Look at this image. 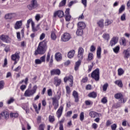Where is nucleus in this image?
<instances>
[{"label":"nucleus","mask_w":130,"mask_h":130,"mask_svg":"<svg viewBox=\"0 0 130 130\" xmlns=\"http://www.w3.org/2000/svg\"><path fill=\"white\" fill-rule=\"evenodd\" d=\"M45 47H46V43L45 42H40L37 49L35 51V55H37V54H44L45 52Z\"/></svg>","instance_id":"1"},{"label":"nucleus","mask_w":130,"mask_h":130,"mask_svg":"<svg viewBox=\"0 0 130 130\" xmlns=\"http://www.w3.org/2000/svg\"><path fill=\"white\" fill-rule=\"evenodd\" d=\"M37 85H35L33 86L32 89H27L24 93V96L26 97H31V96H33L36 93V91H37Z\"/></svg>","instance_id":"2"},{"label":"nucleus","mask_w":130,"mask_h":130,"mask_svg":"<svg viewBox=\"0 0 130 130\" xmlns=\"http://www.w3.org/2000/svg\"><path fill=\"white\" fill-rule=\"evenodd\" d=\"M91 78L94 79L95 81H99V79H100L99 69H96L93 72H92Z\"/></svg>","instance_id":"3"},{"label":"nucleus","mask_w":130,"mask_h":130,"mask_svg":"<svg viewBox=\"0 0 130 130\" xmlns=\"http://www.w3.org/2000/svg\"><path fill=\"white\" fill-rule=\"evenodd\" d=\"M0 40L5 42V43H11L12 42V39L8 35H2L0 36Z\"/></svg>","instance_id":"4"},{"label":"nucleus","mask_w":130,"mask_h":130,"mask_svg":"<svg viewBox=\"0 0 130 130\" xmlns=\"http://www.w3.org/2000/svg\"><path fill=\"white\" fill-rule=\"evenodd\" d=\"M37 6V1L36 0H32L31 2V4L27 6V8L28 10H30L31 11L32 10H34V9H36V7Z\"/></svg>","instance_id":"5"},{"label":"nucleus","mask_w":130,"mask_h":130,"mask_svg":"<svg viewBox=\"0 0 130 130\" xmlns=\"http://www.w3.org/2000/svg\"><path fill=\"white\" fill-rule=\"evenodd\" d=\"M68 81L70 82L69 84L70 87H73V84H74V77H73V76L70 75L68 77L64 78V83H67Z\"/></svg>","instance_id":"6"},{"label":"nucleus","mask_w":130,"mask_h":130,"mask_svg":"<svg viewBox=\"0 0 130 130\" xmlns=\"http://www.w3.org/2000/svg\"><path fill=\"white\" fill-rule=\"evenodd\" d=\"M70 39H71V35L68 32L64 33L61 36V41L63 42H67V41H69Z\"/></svg>","instance_id":"7"},{"label":"nucleus","mask_w":130,"mask_h":130,"mask_svg":"<svg viewBox=\"0 0 130 130\" xmlns=\"http://www.w3.org/2000/svg\"><path fill=\"white\" fill-rule=\"evenodd\" d=\"M64 17H65V20L67 22H69L71 21V18H72V16L70 14V9L68 8L66 9L65 11V15H64Z\"/></svg>","instance_id":"8"},{"label":"nucleus","mask_w":130,"mask_h":130,"mask_svg":"<svg viewBox=\"0 0 130 130\" xmlns=\"http://www.w3.org/2000/svg\"><path fill=\"white\" fill-rule=\"evenodd\" d=\"M63 16H64V13L61 10L55 11L53 14L54 18H56V16H58L59 18H62Z\"/></svg>","instance_id":"9"},{"label":"nucleus","mask_w":130,"mask_h":130,"mask_svg":"<svg viewBox=\"0 0 130 130\" xmlns=\"http://www.w3.org/2000/svg\"><path fill=\"white\" fill-rule=\"evenodd\" d=\"M118 41V38L114 37H113L110 41V46L111 47L114 46Z\"/></svg>","instance_id":"10"},{"label":"nucleus","mask_w":130,"mask_h":130,"mask_svg":"<svg viewBox=\"0 0 130 130\" xmlns=\"http://www.w3.org/2000/svg\"><path fill=\"white\" fill-rule=\"evenodd\" d=\"M62 111H63V106H60L56 113L57 117L60 118V117L62 115Z\"/></svg>","instance_id":"11"},{"label":"nucleus","mask_w":130,"mask_h":130,"mask_svg":"<svg viewBox=\"0 0 130 130\" xmlns=\"http://www.w3.org/2000/svg\"><path fill=\"white\" fill-rule=\"evenodd\" d=\"M84 54V49L83 48L80 47L78 49V57L79 59H83V55Z\"/></svg>","instance_id":"12"},{"label":"nucleus","mask_w":130,"mask_h":130,"mask_svg":"<svg viewBox=\"0 0 130 130\" xmlns=\"http://www.w3.org/2000/svg\"><path fill=\"white\" fill-rule=\"evenodd\" d=\"M22 22L23 21L22 20L16 21L14 26V28L16 30H18V29L22 28Z\"/></svg>","instance_id":"13"},{"label":"nucleus","mask_w":130,"mask_h":130,"mask_svg":"<svg viewBox=\"0 0 130 130\" xmlns=\"http://www.w3.org/2000/svg\"><path fill=\"white\" fill-rule=\"evenodd\" d=\"M60 83H61V80L60 79L58 78L57 77H55L54 78V85L57 87L60 85Z\"/></svg>","instance_id":"14"},{"label":"nucleus","mask_w":130,"mask_h":130,"mask_svg":"<svg viewBox=\"0 0 130 130\" xmlns=\"http://www.w3.org/2000/svg\"><path fill=\"white\" fill-rule=\"evenodd\" d=\"M51 76H54V75H57L59 76L60 75V70L59 69H53L50 71Z\"/></svg>","instance_id":"15"},{"label":"nucleus","mask_w":130,"mask_h":130,"mask_svg":"<svg viewBox=\"0 0 130 130\" xmlns=\"http://www.w3.org/2000/svg\"><path fill=\"white\" fill-rule=\"evenodd\" d=\"M19 54H20V53L16 52L15 54L12 55L11 58L12 60H17V59L19 60L20 59V55Z\"/></svg>","instance_id":"16"},{"label":"nucleus","mask_w":130,"mask_h":130,"mask_svg":"<svg viewBox=\"0 0 130 130\" xmlns=\"http://www.w3.org/2000/svg\"><path fill=\"white\" fill-rule=\"evenodd\" d=\"M31 29L32 32H37L38 30H39V26L37 25L35 27V23H34V22H31Z\"/></svg>","instance_id":"17"},{"label":"nucleus","mask_w":130,"mask_h":130,"mask_svg":"<svg viewBox=\"0 0 130 130\" xmlns=\"http://www.w3.org/2000/svg\"><path fill=\"white\" fill-rule=\"evenodd\" d=\"M73 95L75 99V102H79V94L76 91H74L73 92Z\"/></svg>","instance_id":"18"},{"label":"nucleus","mask_w":130,"mask_h":130,"mask_svg":"<svg viewBox=\"0 0 130 130\" xmlns=\"http://www.w3.org/2000/svg\"><path fill=\"white\" fill-rule=\"evenodd\" d=\"M55 58L57 61H59V60H61V59H62L61 54L60 53H56L55 55Z\"/></svg>","instance_id":"19"},{"label":"nucleus","mask_w":130,"mask_h":130,"mask_svg":"<svg viewBox=\"0 0 130 130\" xmlns=\"http://www.w3.org/2000/svg\"><path fill=\"white\" fill-rule=\"evenodd\" d=\"M96 57L99 59H101V47H98L96 50Z\"/></svg>","instance_id":"20"},{"label":"nucleus","mask_w":130,"mask_h":130,"mask_svg":"<svg viewBox=\"0 0 130 130\" xmlns=\"http://www.w3.org/2000/svg\"><path fill=\"white\" fill-rule=\"evenodd\" d=\"M75 50H71L68 52V57H69V58H73V57L75 56Z\"/></svg>","instance_id":"21"},{"label":"nucleus","mask_w":130,"mask_h":130,"mask_svg":"<svg viewBox=\"0 0 130 130\" xmlns=\"http://www.w3.org/2000/svg\"><path fill=\"white\" fill-rule=\"evenodd\" d=\"M55 33H56L55 29L51 31V38L52 40H55V39H56V35Z\"/></svg>","instance_id":"22"},{"label":"nucleus","mask_w":130,"mask_h":130,"mask_svg":"<svg viewBox=\"0 0 130 130\" xmlns=\"http://www.w3.org/2000/svg\"><path fill=\"white\" fill-rule=\"evenodd\" d=\"M102 37L103 39L106 41H109V39H110V35L107 33L104 34L102 36Z\"/></svg>","instance_id":"23"},{"label":"nucleus","mask_w":130,"mask_h":130,"mask_svg":"<svg viewBox=\"0 0 130 130\" xmlns=\"http://www.w3.org/2000/svg\"><path fill=\"white\" fill-rule=\"evenodd\" d=\"M86 24L83 22H79L78 23V28L79 29H85Z\"/></svg>","instance_id":"24"},{"label":"nucleus","mask_w":130,"mask_h":130,"mask_svg":"<svg viewBox=\"0 0 130 130\" xmlns=\"http://www.w3.org/2000/svg\"><path fill=\"white\" fill-rule=\"evenodd\" d=\"M123 53L124 58H128L130 56V51L128 49L124 50Z\"/></svg>","instance_id":"25"},{"label":"nucleus","mask_w":130,"mask_h":130,"mask_svg":"<svg viewBox=\"0 0 130 130\" xmlns=\"http://www.w3.org/2000/svg\"><path fill=\"white\" fill-rule=\"evenodd\" d=\"M99 27H100L101 28H103L104 27V20L102 19L99 20L97 23Z\"/></svg>","instance_id":"26"},{"label":"nucleus","mask_w":130,"mask_h":130,"mask_svg":"<svg viewBox=\"0 0 130 130\" xmlns=\"http://www.w3.org/2000/svg\"><path fill=\"white\" fill-rule=\"evenodd\" d=\"M122 94L121 93H117L114 95V98L115 99H121L122 100Z\"/></svg>","instance_id":"27"},{"label":"nucleus","mask_w":130,"mask_h":130,"mask_svg":"<svg viewBox=\"0 0 130 130\" xmlns=\"http://www.w3.org/2000/svg\"><path fill=\"white\" fill-rule=\"evenodd\" d=\"M64 122V118L61 119V120L59 121V130H63V125H62V123Z\"/></svg>","instance_id":"28"},{"label":"nucleus","mask_w":130,"mask_h":130,"mask_svg":"<svg viewBox=\"0 0 130 130\" xmlns=\"http://www.w3.org/2000/svg\"><path fill=\"white\" fill-rule=\"evenodd\" d=\"M115 85H117L120 88H122L123 84H122V81L120 80H116L115 81Z\"/></svg>","instance_id":"29"},{"label":"nucleus","mask_w":130,"mask_h":130,"mask_svg":"<svg viewBox=\"0 0 130 130\" xmlns=\"http://www.w3.org/2000/svg\"><path fill=\"white\" fill-rule=\"evenodd\" d=\"M83 33V29L79 28H77V30L76 31V34L77 35H78V36H82Z\"/></svg>","instance_id":"30"},{"label":"nucleus","mask_w":130,"mask_h":130,"mask_svg":"<svg viewBox=\"0 0 130 130\" xmlns=\"http://www.w3.org/2000/svg\"><path fill=\"white\" fill-rule=\"evenodd\" d=\"M89 115L91 117L95 118V117H97V115H98V113L94 111H91L89 113Z\"/></svg>","instance_id":"31"},{"label":"nucleus","mask_w":130,"mask_h":130,"mask_svg":"<svg viewBox=\"0 0 130 130\" xmlns=\"http://www.w3.org/2000/svg\"><path fill=\"white\" fill-rule=\"evenodd\" d=\"M88 97H90V98H96V97H97V93L95 92H92L88 94Z\"/></svg>","instance_id":"32"},{"label":"nucleus","mask_w":130,"mask_h":130,"mask_svg":"<svg viewBox=\"0 0 130 130\" xmlns=\"http://www.w3.org/2000/svg\"><path fill=\"white\" fill-rule=\"evenodd\" d=\"M81 64V60H79L77 62H76L75 67V70L78 71L79 69V67H80Z\"/></svg>","instance_id":"33"},{"label":"nucleus","mask_w":130,"mask_h":130,"mask_svg":"<svg viewBox=\"0 0 130 130\" xmlns=\"http://www.w3.org/2000/svg\"><path fill=\"white\" fill-rule=\"evenodd\" d=\"M124 74V70L122 68H119L118 69V76H122Z\"/></svg>","instance_id":"34"},{"label":"nucleus","mask_w":130,"mask_h":130,"mask_svg":"<svg viewBox=\"0 0 130 130\" xmlns=\"http://www.w3.org/2000/svg\"><path fill=\"white\" fill-rule=\"evenodd\" d=\"M119 49H120V48L119 47V46H117L115 48L113 49V50L116 54H117L118 52H119Z\"/></svg>","instance_id":"35"},{"label":"nucleus","mask_w":130,"mask_h":130,"mask_svg":"<svg viewBox=\"0 0 130 130\" xmlns=\"http://www.w3.org/2000/svg\"><path fill=\"white\" fill-rule=\"evenodd\" d=\"M19 116V114L18 113H11L10 117L12 118H17Z\"/></svg>","instance_id":"36"},{"label":"nucleus","mask_w":130,"mask_h":130,"mask_svg":"<svg viewBox=\"0 0 130 130\" xmlns=\"http://www.w3.org/2000/svg\"><path fill=\"white\" fill-rule=\"evenodd\" d=\"M112 23H113V21L106 19L105 22V26H109V25H111Z\"/></svg>","instance_id":"37"},{"label":"nucleus","mask_w":130,"mask_h":130,"mask_svg":"<svg viewBox=\"0 0 130 130\" xmlns=\"http://www.w3.org/2000/svg\"><path fill=\"white\" fill-rule=\"evenodd\" d=\"M2 114H3V117H5L6 119H8V118H9V112L7 111H4L2 112Z\"/></svg>","instance_id":"38"},{"label":"nucleus","mask_w":130,"mask_h":130,"mask_svg":"<svg viewBox=\"0 0 130 130\" xmlns=\"http://www.w3.org/2000/svg\"><path fill=\"white\" fill-rule=\"evenodd\" d=\"M15 101V99L14 98L11 97L10 98L9 100H8L7 102V104L10 105L12 104V103H13V102Z\"/></svg>","instance_id":"39"},{"label":"nucleus","mask_w":130,"mask_h":130,"mask_svg":"<svg viewBox=\"0 0 130 130\" xmlns=\"http://www.w3.org/2000/svg\"><path fill=\"white\" fill-rule=\"evenodd\" d=\"M124 10H125V6H124V5L121 6L119 9V14H121V13H122Z\"/></svg>","instance_id":"40"},{"label":"nucleus","mask_w":130,"mask_h":130,"mask_svg":"<svg viewBox=\"0 0 130 130\" xmlns=\"http://www.w3.org/2000/svg\"><path fill=\"white\" fill-rule=\"evenodd\" d=\"M66 4H67V0H62L59 5V7H63V6H66Z\"/></svg>","instance_id":"41"},{"label":"nucleus","mask_w":130,"mask_h":130,"mask_svg":"<svg viewBox=\"0 0 130 130\" xmlns=\"http://www.w3.org/2000/svg\"><path fill=\"white\" fill-rule=\"evenodd\" d=\"M12 18H13V14L12 13H9L5 15V19H12Z\"/></svg>","instance_id":"42"},{"label":"nucleus","mask_w":130,"mask_h":130,"mask_svg":"<svg viewBox=\"0 0 130 130\" xmlns=\"http://www.w3.org/2000/svg\"><path fill=\"white\" fill-rule=\"evenodd\" d=\"M54 120H55L54 116L50 115L49 116V121H50V122H53Z\"/></svg>","instance_id":"43"},{"label":"nucleus","mask_w":130,"mask_h":130,"mask_svg":"<svg viewBox=\"0 0 130 130\" xmlns=\"http://www.w3.org/2000/svg\"><path fill=\"white\" fill-rule=\"evenodd\" d=\"M4 86H5V81H0V90L4 89Z\"/></svg>","instance_id":"44"},{"label":"nucleus","mask_w":130,"mask_h":130,"mask_svg":"<svg viewBox=\"0 0 130 130\" xmlns=\"http://www.w3.org/2000/svg\"><path fill=\"white\" fill-rule=\"evenodd\" d=\"M93 58V53H89L88 54V60H92Z\"/></svg>","instance_id":"45"},{"label":"nucleus","mask_w":130,"mask_h":130,"mask_svg":"<svg viewBox=\"0 0 130 130\" xmlns=\"http://www.w3.org/2000/svg\"><path fill=\"white\" fill-rule=\"evenodd\" d=\"M84 112H81L80 115V119L81 121H83L84 120Z\"/></svg>","instance_id":"46"},{"label":"nucleus","mask_w":130,"mask_h":130,"mask_svg":"<svg viewBox=\"0 0 130 130\" xmlns=\"http://www.w3.org/2000/svg\"><path fill=\"white\" fill-rule=\"evenodd\" d=\"M116 127H117V125L114 123L111 125V128L112 130H116Z\"/></svg>","instance_id":"47"},{"label":"nucleus","mask_w":130,"mask_h":130,"mask_svg":"<svg viewBox=\"0 0 130 130\" xmlns=\"http://www.w3.org/2000/svg\"><path fill=\"white\" fill-rule=\"evenodd\" d=\"M92 128H93V129H97L98 128V124H96L95 123H92Z\"/></svg>","instance_id":"48"},{"label":"nucleus","mask_w":130,"mask_h":130,"mask_svg":"<svg viewBox=\"0 0 130 130\" xmlns=\"http://www.w3.org/2000/svg\"><path fill=\"white\" fill-rule=\"evenodd\" d=\"M108 87V83H105L103 86V91H106L107 88Z\"/></svg>","instance_id":"49"},{"label":"nucleus","mask_w":130,"mask_h":130,"mask_svg":"<svg viewBox=\"0 0 130 130\" xmlns=\"http://www.w3.org/2000/svg\"><path fill=\"white\" fill-rule=\"evenodd\" d=\"M95 50H96V48L95 47V46L94 45L91 46L90 48V51H91V52H93V51H95Z\"/></svg>","instance_id":"50"},{"label":"nucleus","mask_w":130,"mask_h":130,"mask_svg":"<svg viewBox=\"0 0 130 130\" xmlns=\"http://www.w3.org/2000/svg\"><path fill=\"white\" fill-rule=\"evenodd\" d=\"M35 63L36 64H41L42 62L40 60V59H36L35 60Z\"/></svg>","instance_id":"51"},{"label":"nucleus","mask_w":130,"mask_h":130,"mask_svg":"<svg viewBox=\"0 0 130 130\" xmlns=\"http://www.w3.org/2000/svg\"><path fill=\"white\" fill-rule=\"evenodd\" d=\"M85 104L86 105H87V106L92 105L93 104V102L91 101H85Z\"/></svg>","instance_id":"52"},{"label":"nucleus","mask_w":130,"mask_h":130,"mask_svg":"<svg viewBox=\"0 0 130 130\" xmlns=\"http://www.w3.org/2000/svg\"><path fill=\"white\" fill-rule=\"evenodd\" d=\"M45 58H46V56L45 55H44L40 57V60L42 62H45Z\"/></svg>","instance_id":"53"},{"label":"nucleus","mask_w":130,"mask_h":130,"mask_svg":"<svg viewBox=\"0 0 130 130\" xmlns=\"http://www.w3.org/2000/svg\"><path fill=\"white\" fill-rule=\"evenodd\" d=\"M81 3L84 6V7H87V0H81Z\"/></svg>","instance_id":"54"},{"label":"nucleus","mask_w":130,"mask_h":130,"mask_svg":"<svg viewBox=\"0 0 130 130\" xmlns=\"http://www.w3.org/2000/svg\"><path fill=\"white\" fill-rule=\"evenodd\" d=\"M101 102L103 104H105L106 103H107V99H106V98H104L102 99Z\"/></svg>","instance_id":"55"},{"label":"nucleus","mask_w":130,"mask_h":130,"mask_svg":"<svg viewBox=\"0 0 130 130\" xmlns=\"http://www.w3.org/2000/svg\"><path fill=\"white\" fill-rule=\"evenodd\" d=\"M44 38H45V34L42 33L40 36V40H43V39H44Z\"/></svg>","instance_id":"56"},{"label":"nucleus","mask_w":130,"mask_h":130,"mask_svg":"<svg viewBox=\"0 0 130 130\" xmlns=\"http://www.w3.org/2000/svg\"><path fill=\"white\" fill-rule=\"evenodd\" d=\"M93 63H92V64L90 66H88V73H90V72H91V71H92V69H93Z\"/></svg>","instance_id":"57"},{"label":"nucleus","mask_w":130,"mask_h":130,"mask_svg":"<svg viewBox=\"0 0 130 130\" xmlns=\"http://www.w3.org/2000/svg\"><path fill=\"white\" fill-rule=\"evenodd\" d=\"M48 96H52V90L51 89H49L47 91Z\"/></svg>","instance_id":"58"},{"label":"nucleus","mask_w":130,"mask_h":130,"mask_svg":"<svg viewBox=\"0 0 130 130\" xmlns=\"http://www.w3.org/2000/svg\"><path fill=\"white\" fill-rule=\"evenodd\" d=\"M122 42V45H123V46H125L126 45V41L125 40V39H122L121 40Z\"/></svg>","instance_id":"59"},{"label":"nucleus","mask_w":130,"mask_h":130,"mask_svg":"<svg viewBox=\"0 0 130 130\" xmlns=\"http://www.w3.org/2000/svg\"><path fill=\"white\" fill-rule=\"evenodd\" d=\"M125 14L124 13L121 16V20L125 21Z\"/></svg>","instance_id":"60"},{"label":"nucleus","mask_w":130,"mask_h":130,"mask_svg":"<svg viewBox=\"0 0 130 130\" xmlns=\"http://www.w3.org/2000/svg\"><path fill=\"white\" fill-rule=\"evenodd\" d=\"M52 104H56L57 103H58V102L57 101V100H56V99L55 98H52Z\"/></svg>","instance_id":"61"},{"label":"nucleus","mask_w":130,"mask_h":130,"mask_svg":"<svg viewBox=\"0 0 130 130\" xmlns=\"http://www.w3.org/2000/svg\"><path fill=\"white\" fill-rule=\"evenodd\" d=\"M35 19L36 21H39L40 20V14H37L35 16Z\"/></svg>","instance_id":"62"},{"label":"nucleus","mask_w":130,"mask_h":130,"mask_svg":"<svg viewBox=\"0 0 130 130\" xmlns=\"http://www.w3.org/2000/svg\"><path fill=\"white\" fill-rule=\"evenodd\" d=\"M27 86L25 85H22L20 86V89L21 90V91H24V90H25L26 89V87Z\"/></svg>","instance_id":"63"},{"label":"nucleus","mask_w":130,"mask_h":130,"mask_svg":"<svg viewBox=\"0 0 130 130\" xmlns=\"http://www.w3.org/2000/svg\"><path fill=\"white\" fill-rule=\"evenodd\" d=\"M44 124H41L39 126V130H44Z\"/></svg>","instance_id":"64"}]
</instances>
